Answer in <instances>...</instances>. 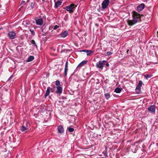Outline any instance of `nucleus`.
<instances>
[{"label": "nucleus", "instance_id": "obj_31", "mask_svg": "<svg viewBox=\"0 0 158 158\" xmlns=\"http://www.w3.org/2000/svg\"><path fill=\"white\" fill-rule=\"evenodd\" d=\"M59 27V26L57 25H56L53 28L54 30H56Z\"/></svg>", "mask_w": 158, "mask_h": 158}, {"label": "nucleus", "instance_id": "obj_4", "mask_svg": "<svg viewBox=\"0 0 158 158\" xmlns=\"http://www.w3.org/2000/svg\"><path fill=\"white\" fill-rule=\"evenodd\" d=\"M143 84V82L142 81H139L135 89V91L137 93H139L140 92L141 87Z\"/></svg>", "mask_w": 158, "mask_h": 158}, {"label": "nucleus", "instance_id": "obj_11", "mask_svg": "<svg viewBox=\"0 0 158 158\" xmlns=\"http://www.w3.org/2000/svg\"><path fill=\"white\" fill-rule=\"evenodd\" d=\"M37 18L36 17L35 19V20L36 21V24L37 25H41L43 24V20L42 18L40 19H36Z\"/></svg>", "mask_w": 158, "mask_h": 158}, {"label": "nucleus", "instance_id": "obj_23", "mask_svg": "<svg viewBox=\"0 0 158 158\" xmlns=\"http://www.w3.org/2000/svg\"><path fill=\"white\" fill-rule=\"evenodd\" d=\"M67 130L69 132H73L74 131V129L73 128L69 127L68 128Z\"/></svg>", "mask_w": 158, "mask_h": 158}, {"label": "nucleus", "instance_id": "obj_9", "mask_svg": "<svg viewBox=\"0 0 158 158\" xmlns=\"http://www.w3.org/2000/svg\"><path fill=\"white\" fill-rule=\"evenodd\" d=\"M144 7L145 5L144 3L141 4L137 6L136 10L138 12H140L144 8Z\"/></svg>", "mask_w": 158, "mask_h": 158}, {"label": "nucleus", "instance_id": "obj_3", "mask_svg": "<svg viewBox=\"0 0 158 158\" xmlns=\"http://www.w3.org/2000/svg\"><path fill=\"white\" fill-rule=\"evenodd\" d=\"M30 126V124L29 122H26V126L23 125L20 128V130L23 132H25L27 130Z\"/></svg>", "mask_w": 158, "mask_h": 158}, {"label": "nucleus", "instance_id": "obj_30", "mask_svg": "<svg viewBox=\"0 0 158 158\" xmlns=\"http://www.w3.org/2000/svg\"><path fill=\"white\" fill-rule=\"evenodd\" d=\"M34 4L33 3H31L30 5V7H31V9H33L34 7Z\"/></svg>", "mask_w": 158, "mask_h": 158}, {"label": "nucleus", "instance_id": "obj_33", "mask_svg": "<svg viewBox=\"0 0 158 158\" xmlns=\"http://www.w3.org/2000/svg\"><path fill=\"white\" fill-rule=\"evenodd\" d=\"M106 54L108 56H110L112 54V53L110 52H107Z\"/></svg>", "mask_w": 158, "mask_h": 158}, {"label": "nucleus", "instance_id": "obj_36", "mask_svg": "<svg viewBox=\"0 0 158 158\" xmlns=\"http://www.w3.org/2000/svg\"><path fill=\"white\" fill-rule=\"evenodd\" d=\"M13 77V76H12H12H10V77L9 78V79H8V81L10 80V79H11V78H12V77Z\"/></svg>", "mask_w": 158, "mask_h": 158}, {"label": "nucleus", "instance_id": "obj_38", "mask_svg": "<svg viewBox=\"0 0 158 158\" xmlns=\"http://www.w3.org/2000/svg\"><path fill=\"white\" fill-rule=\"evenodd\" d=\"M46 33H45V34H43V35L45 36V35H46Z\"/></svg>", "mask_w": 158, "mask_h": 158}, {"label": "nucleus", "instance_id": "obj_13", "mask_svg": "<svg viewBox=\"0 0 158 158\" xmlns=\"http://www.w3.org/2000/svg\"><path fill=\"white\" fill-rule=\"evenodd\" d=\"M56 93L59 94H61L62 92L63 89L62 87L60 86H57L56 87Z\"/></svg>", "mask_w": 158, "mask_h": 158}, {"label": "nucleus", "instance_id": "obj_21", "mask_svg": "<svg viewBox=\"0 0 158 158\" xmlns=\"http://www.w3.org/2000/svg\"><path fill=\"white\" fill-rule=\"evenodd\" d=\"M34 57L33 56H30L27 59V62H30L34 59Z\"/></svg>", "mask_w": 158, "mask_h": 158}, {"label": "nucleus", "instance_id": "obj_14", "mask_svg": "<svg viewBox=\"0 0 158 158\" xmlns=\"http://www.w3.org/2000/svg\"><path fill=\"white\" fill-rule=\"evenodd\" d=\"M58 132L60 133H62L64 132V129L61 125L57 127Z\"/></svg>", "mask_w": 158, "mask_h": 158}, {"label": "nucleus", "instance_id": "obj_40", "mask_svg": "<svg viewBox=\"0 0 158 158\" xmlns=\"http://www.w3.org/2000/svg\"><path fill=\"white\" fill-rule=\"evenodd\" d=\"M26 24H28V23H26Z\"/></svg>", "mask_w": 158, "mask_h": 158}, {"label": "nucleus", "instance_id": "obj_20", "mask_svg": "<svg viewBox=\"0 0 158 158\" xmlns=\"http://www.w3.org/2000/svg\"><path fill=\"white\" fill-rule=\"evenodd\" d=\"M94 52V51L87 50L86 52L87 53V55L89 56H90L91 53H93Z\"/></svg>", "mask_w": 158, "mask_h": 158}, {"label": "nucleus", "instance_id": "obj_26", "mask_svg": "<svg viewBox=\"0 0 158 158\" xmlns=\"http://www.w3.org/2000/svg\"><path fill=\"white\" fill-rule=\"evenodd\" d=\"M56 85L57 86L60 85V82L59 80H56L55 82Z\"/></svg>", "mask_w": 158, "mask_h": 158}, {"label": "nucleus", "instance_id": "obj_32", "mask_svg": "<svg viewBox=\"0 0 158 158\" xmlns=\"http://www.w3.org/2000/svg\"><path fill=\"white\" fill-rule=\"evenodd\" d=\"M56 88L55 86H54L52 88H51L50 90L51 92H53V91L55 90Z\"/></svg>", "mask_w": 158, "mask_h": 158}, {"label": "nucleus", "instance_id": "obj_15", "mask_svg": "<svg viewBox=\"0 0 158 158\" xmlns=\"http://www.w3.org/2000/svg\"><path fill=\"white\" fill-rule=\"evenodd\" d=\"M87 62V61L84 60L81 62L77 66V68L81 67L84 65Z\"/></svg>", "mask_w": 158, "mask_h": 158}, {"label": "nucleus", "instance_id": "obj_35", "mask_svg": "<svg viewBox=\"0 0 158 158\" xmlns=\"http://www.w3.org/2000/svg\"><path fill=\"white\" fill-rule=\"evenodd\" d=\"M87 50H81L80 51V52H86Z\"/></svg>", "mask_w": 158, "mask_h": 158}, {"label": "nucleus", "instance_id": "obj_29", "mask_svg": "<svg viewBox=\"0 0 158 158\" xmlns=\"http://www.w3.org/2000/svg\"><path fill=\"white\" fill-rule=\"evenodd\" d=\"M25 3H25V1H22L21 2V4H20V5H22V6H21V7H22L24 5Z\"/></svg>", "mask_w": 158, "mask_h": 158}, {"label": "nucleus", "instance_id": "obj_39", "mask_svg": "<svg viewBox=\"0 0 158 158\" xmlns=\"http://www.w3.org/2000/svg\"><path fill=\"white\" fill-rule=\"evenodd\" d=\"M43 2H45V0H42Z\"/></svg>", "mask_w": 158, "mask_h": 158}, {"label": "nucleus", "instance_id": "obj_2", "mask_svg": "<svg viewBox=\"0 0 158 158\" xmlns=\"http://www.w3.org/2000/svg\"><path fill=\"white\" fill-rule=\"evenodd\" d=\"M76 7V5L74 4H71L69 6H66L65 8V9L66 10L69 11L70 13L73 12L74 11Z\"/></svg>", "mask_w": 158, "mask_h": 158}, {"label": "nucleus", "instance_id": "obj_12", "mask_svg": "<svg viewBox=\"0 0 158 158\" xmlns=\"http://www.w3.org/2000/svg\"><path fill=\"white\" fill-rule=\"evenodd\" d=\"M68 61H67L65 63V68H64V75L65 76H66L67 74V72L68 70Z\"/></svg>", "mask_w": 158, "mask_h": 158}, {"label": "nucleus", "instance_id": "obj_25", "mask_svg": "<svg viewBox=\"0 0 158 158\" xmlns=\"http://www.w3.org/2000/svg\"><path fill=\"white\" fill-rule=\"evenodd\" d=\"M144 77L145 78H146L147 79H148V78H150L152 77V75H149L148 74H146L144 75Z\"/></svg>", "mask_w": 158, "mask_h": 158}, {"label": "nucleus", "instance_id": "obj_24", "mask_svg": "<svg viewBox=\"0 0 158 158\" xmlns=\"http://www.w3.org/2000/svg\"><path fill=\"white\" fill-rule=\"evenodd\" d=\"M31 43L33 44H34L35 46L36 47V48H37V45L36 44H35V40H32L31 41Z\"/></svg>", "mask_w": 158, "mask_h": 158}, {"label": "nucleus", "instance_id": "obj_19", "mask_svg": "<svg viewBox=\"0 0 158 158\" xmlns=\"http://www.w3.org/2000/svg\"><path fill=\"white\" fill-rule=\"evenodd\" d=\"M121 91L122 89L120 88H117L115 89L114 92L117 93H119L121 92Z\"/></svg>", "mask_w": 158, "mask_h": 158}, {"label": "nucleus", "instance_id": "obj_37", "mask_svg": "<svg viewBox=\"0 0 158 158\" xmlns=\"http://www.w3.org/2000/svg\"><path fill=\"white\" fill-rule=\"evenodd\" d=\"M78 68H77V67L76 68V69H75V71H76L78 69Z\"/></svg>", "mask_w": 158, "mask_h": 158}, {"label": "nucleus", "instance_id": "obj_27", "mask_svg": "<svg viewBox=\"0 0 158 158\" xmlns=\"http://www.w3.org/2000/svg\"><path fill=\"white\" fill-rule=\"evenodd\" d=\"M30 31L31 32V35H34L35 34V33L34 32V30L31 29H30Z\"/></svg>", "mask_w": 158, "mask_h": 158}, {"label": "nucleus", "instance_id": "obj_6", "mask_svg": "<svg viewBox=\"0 0 158 158\" xmlns=\"http://www.w3.org/2000/svg\"><path fill=\"white\" fill-rule=\"evenodd\" d=\"M110 3L109 0H104L102 4V8L104 9L106 8Z\"/></svg>", "mask_w": 158, "mask_h": 158}, {"label": "nucleus", "instance_id": "obj_34", "mask_svg": "<svg viewBox=\"0 0 158 158\" xmlns=\"http://www.w3.org/2000/svg\"><path fill=\"white\" fill-rule=\"evenodd\" d=\"M137 151L136 149H132V151L133 152L135 153L136 152V151Z\"/></svg>", "mask_w": 158, "mask_h": 158}, {"label": "nucleus", "instance_id": "obj_1", "mask_svg": "<svg viewBox=\"0 0 158 158\" xmlns=\"http://www.w3.org/2000/svg\"><path fill=\"white\" fill-rule=\"evenodd\" d=\"M133 15V19L127 21L128 24L130 26H132L140 20V16L139 14L134 11Z\"/></svg>", "mask_w": 158, "mask_h": 158}, {"label": "nucleus", "instance_id": "obj_18", "mask_svg": "<svg viewBox=\"0 0 158 158\" xmlns=\"http://www.w3.org/2000/svg\"><path fill=\"white\" fill-rule=\"evenodd\" d=\"M62 3V2L60 1H57L55 3V7H57L58 6H60Z\"/></svg>", "mask_w": 158, "mask_h": 158}, {"label": "nucleus", "instance_id": "obj_10", "mask_svg": "<svg viewBox=\"0 0 158 158\" xmlns=\"http://www.w3.org/2000/svg\"><path fill=\"white\" fill-rule=\"evenodd\" d=\"M69 34L68 31H67L62 32L60 35V36L62 38H65Z\"/></svg>", "mask_w": 158, "mask_h": 158}, {"label": "nucleus", "instance_id": "obj_8", "mask_svg": "<svg viewBox=\"0 0 158 158\" xmlns=\"http://www.w3.org/2000/svg\"><path fill=\"white\" fill-rule=\"evenodd\" d=\"M149 112L152 113H154L155 112L156 106L154 105H152L148 108Z\"/></svg>", "mask_w": 158, "mask_h": 158}, {"label": "nucleus", "instance_id": "obj_17", "mask_svg": "<svg viewBox=\"0 0 158 158\" xmlns=\"http://www.w3.org/2000/svg\"><path fill=\"white\" fill-rule=\"evenodd\" d=\"M51 88L50 87H48L46 91L45 95L46 96H47L49 95L50 91V90Z\"/></svg>", "mask_w": 158, "mask_h": 158}, {"label": "nucleus", "instance_id": "obj_28", "mask_svg": "<svg viewBox=\"0 0 158 158\" xmlns=\"http://www.w3.org/2000/svg\"><path fill=\"white\" fill-rule=\"evenodd\" d=\"M104 63H105L104 65H106L107 67H108L109 66V64L105 60Z\"/></svg>", "mask_w": 158, "mask_h": 158}, {"label": "nucleus", "instance_id": "obj_7", "mask_svg": "<svg viewBox=\"0 0 158 158\" xmlns=\"http://www.w3.org/2000/svg\"><path fill=\"white\" fill-rule=\"evenodd\" d=\"M8 35L10 39H14L16 37V33L13 31H10L9 32Z\"/></svg>", "mask_w": 158, "mask_h": 158}, {"label": "nucleus", "instance_id": "obj_41", "mask_svg": "<svg viewBox=\"0 0 158 158\" xmlns=\"http://www.w3.org/2000/svg\"><path fill=\"white\" fill-rule=\"evenodd\" d=\"M143 150H144V149H143Z\"/></svg>", "mask_w": 158, "mask_h": 158}, {"label": "nucleus", "instance_id": "obj_16", "mask_svg": "<svg viewBox=\"0 0 158 158\" xmlns=\"http://www.w3.org/2000/svg\"><path fill=\"white\" fill-rule=\"evenodd\" d=\"M106 149H105V150L103 151L101 154L99 155L100 156H103L102 157H106L107 156V151H106Z\"/></svg>", "mask_w": 158, "mask_h": 158}, {"label": "nucleus", "instance_id": "obj_22", "mask_svg": "<svg viewBox=\"0 0 158 158\" xmlns=\"http://www.w3.org/2000/svg\"><path fill=\"white\" fill-rule=\"evenodd\" d=\"M105 96L106 99L108 100L110 97V95L109 93H107L105 94Z\"/></svg>", "mask_w": 158, "mask_h": 158}, {"label": "nucleus", "instance_id": "obj_5", "mask_svg": "<svg viewBox=\"0 0 158 158\" xmlns=\"http://www.w3.org/2000/svg\"><path fill=\"white\" fill-rule=\"evenodd\" d=\"M105 60L99 61L96 64V66L97 68L102 69H103V67L105 65Z\"/></svg>", "mask_w": 158, "mask_h": 158}]
</instances>
